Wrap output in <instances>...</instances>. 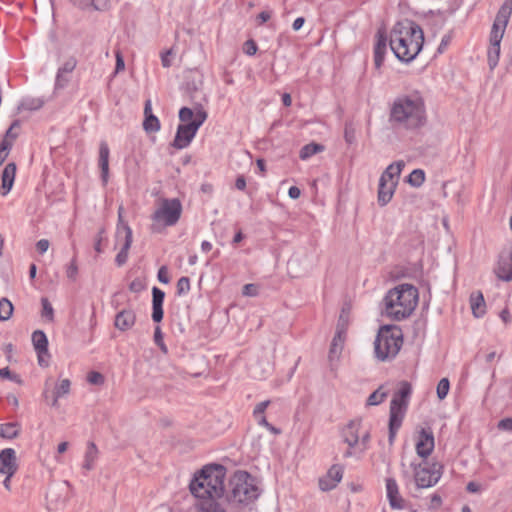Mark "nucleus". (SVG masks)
I'll return each mask as SVG.
<instances>
[{"mask_svg": "<svg viewBox=\"0 0 512 512\" xmlns=\"http://www.w3.org/2000/svg\"><path fill=\"white\" fill-rule=\"evenodd\" d=\"M498 428L500 430L511 431L512 430V418H504L498 422Z\"/></svg>", "mask_w": 512, "mask_h": 512, "instance_id": "55", "label": "nucleus"}, {"mask_svg": "<svg viewBox=\"0 0 512 512\" xmlns=\"http://www.w3.org/2000/svg\"><path fill=\"white\" fill-rule=\"evenodd\" d=\"M511 14L512 0H505L497 12L490 32V46L487 55L490 69H494L498 64L500 56V43L505 33Z\"/></svg>", "mask_w": 512, "mask_h": 512, "instance_id": "6", "label": "nucleus"}, {"mask_svg": "<svg viewBox=\"0 0 512 512\" xmlns=\"http://www.w3.org/2000/svg\"><path fill=\"white\" fill-rule=\"evenodd\" d=\"M409 467L413 470L415 484L420 489L436 485L442 475L436 464L429 466L427 463L411 462Z\"/></svg>", "mask_w": 512, "mask_h": 512, "instance_id": "12", "label": "nucleus"}, {"mask_svg": "<svg viewBox=\"0 0 512 512\" xmlns=\"http://www.w3.org/2000/svg\"><path fill=\"white\" fill-rule=\"evenodd\" d=\"M345 329L339 325H337L336 333L332 339L331 346L329 349V361L332 364L335 360L339 359V356L343 350L344 342H345Z\"/></svg>", "mask_w": 512, "mask_h": 512, "instance_id": "17", "label": "nucleus"}, {"mask_svg": "<svg viewBox=\"0 0 512 512\" xmlns=\"http://www.w3.org/2000/svg\"><path fill=\"white\" fill-rule=\"evenodd\" d=\"M441 506H442L441 496L437 493L432 494L430 497V500H429L428 509L429 510H437Z\"/></svg>", "mask_w": 512, "mask_h": 512, "instance_id": "47", "label": "nucleus"}, {"mask_svg": "<svg viewBox=\"0 0 512 512\" xmlns=\"http://www.w3.org/2000/svg\"><path fill=\"white\" fill-rule=\"evenodd\" d=\"M424 43L422 28L414 21L397 22L390 32V48L402 62H410L419 54Z\"/></svg>", "mask_w": 512, "mask_h": 512, "instance_id": "2", "label": "nucleus"}, {"mask_svg": "<svg viewBox=\"0 0 512 512\" xmlns=\"http://www.w3.org/2000/svg\"><path fill=\"white\" fill-rule=\"evenodd\" d=\"M387 48V39L382 33L377 34V41L374 47V64L377 69H380L384 62V55Z\"/></svg>", "mask_w": 512, "mask_h": 512, "instance_id": "29", "label": "nucleus"}, {"mask_svg": "<svg viewBox=\"0 0 512 512\" xmlns=\"http://www.w3.org/2000/svg\"><path fill=\"white\" fill-rule=\"evenodd\" d=\"M417 302V289L410 284H401L387 292L384 297V312L387 317L401 321L412 314Z\"/></svg>", "mask_w": 512, "mask_h": 512, "instance_id": "3", "label": "nucleus"}, {"mask_svg": "<svg viewBox=\"0 0 512 512\" xmlns=\"http://www.w3.org/2000/svg\"><path fill=\"white\" fill-rule=\"evenodd\" d=\"M66 274L69 279H71V280L76 279V276L78 274V266L76 264L75 257L71 260V263L67 267Z\"/></svg>", "mask_w": 512, "mask_h": 512, "instance_id": "51", "label": "nucleus"}, {"mask_svg": "<svg viewBox=\"0 0 512 512\" xmlns=\"http://www.w3.org/2000/svg\"><path fill=\"white\" fill-rule=\"evenodd\" d=\"M449 389H450V383H449V380L447 378H442L439 382H438V385H437V396L440 400H443L448 392H449Z\"/></svg>", "mask_w": 512, "mask_h": 512, "instance_id": "42", "label": "nucleus"}, {"mask_svg": "<svg viewBox=\"0 0 512 512\" xmlns=\"http://www.w3.org/2000/svg\"><path fill=\"white\" fill-rule=\"evenodd\" d=\"M31 340L37 354L48 353V338L42 330L34 331Z\"/></svg>", "mask_w": 512, "mask_h": 512, "instance_id": "31", "label": "nucleus"}, {"mask_svg": "<svg viewBox=\"0 0 512 512\" xmlns=\"http://www.w3.org/2000/svg\"><path fill=\"white\" fill-rule=\"evenodd\" d=\"M20 434V425L17 422L0 424V437L5 439L17 438Z\"/></svg>", "mask_w": 512, "mask_h": 512, "instance_id": "33", "label": "nucleus"}, {"mask_svg": "<svg viewBox=\"0 0 512 512\" xmlns=\"http://www.w3.org/2000/svg\"><path fill=\"white\" fill-rule=\"evenodd\" d=\"M14 306L9 299L3 297L0 299V321H7L11 318Z\"/></svg>", "mask_w": 512, "mask_h": 512, "instance_id": "37", "label": "nucleus"}, {"mask_svg": "<svg viewBox=\"0 0 512 512\" xmlns=\"http://www.w3.org/2000/svg\"><path fill=\"white\" fill-rule=\"evenodd\" d=\"M104 233V230H100L97 234V237L95 239V244H94V249L97 253H101L102 252V248H101V241L103 239L102 237V234Z\"/></svg>", "mask_w": 512, "mask_h": 512, "instance_id": "61", "label": "nucleus"}, {"mask_svg": "<svg viewBox=\"0 0 512 512\" xmlns=\"http://www.w3.org/2000/svg\"><path fill=\"white\" fill-rule=\"evenodd\" d=\"M403 345V334L395 325H384L378 330L374 341L375 357L382 362L394 359Z\"/></svg>", "mask_w": 512, "mask_h": 512, "instance_id": "5", "label": "nucleus"}, {"mask_svg": "<svg viewBox=\"0 0 512 512\" xmlns=\"http://www.w3.org/2000/svg\"><path fill=\"white\" fill-rule=\"evenodd\" d=\"M408 183L413 187H420L425 181V173L422 169L413 170L408 176Z\"/></svg>", "mask_w": 512, "mask_h": 512, "instance_id": "38", "label": "nucleus"}, {"mask_svg": "<svg viewBox=\"0 0 512 512\" xmlns=\"http://www.w3.org/2000/svg\"><path fill=\"white\" fill-rule=\"evenodd\" d=\"M158 280L163 284H168L170 281V278L168 276V270L166 266H162L159 268L157 273Z\"/></svg>", "mask_w": 512, "mask_h": 512, "instance_id": "53", "label": "nucleus"}, {"mask_svg": "<svg viewBox=\"0 0 512 512\" xmlns=\"http://www.w3.org/2000/svg\"><path fill=\"white\" fill-rule=\"evenodd\" d=\"M412 387L407 381L400 383L398 391L393 395L389 413V443L392 444L402 425L406 414Z\"/></svg>", "mask_w": 512, "mask_h": 512, "instance_id": "7", "label": "nucleus"}, {"mask_svg": "<svg viewBox=\"0 0 512 512\" xmlns=\"http://www.w3.org/2000/svg\"><path fill=\"white\" fill-rule=\"evenodd\" d=\"M324 150V146L317 143H309L303 146L300 150L299 157L301 160H307L311 156L322 152Z\"/></svg>", "mask_w": 512, "mask_h": 512, "instance_id": "35", "label": "nucleus"}, {"mask_svg": "<svg viewBox=\"0 0 512 512\" xmlns=\"http://www.w3.org/2000/svg\"><path fill=\"white\" fill-rule=\"evenodd\" d=\"M405 163L404 161H396L392 164H390L385 171L382 173L380 178H384L385 180L395 181V184H398L400 174L402 172V169L404 168Z\"/></svg>", "mask_w": 512, "mask_h": 512, "instance_id": "30", "label": "nucleus"}, {"mask_svg": "<svg viewBox=\"0 0 512 512\" xmlns=\"http://www.w3.org/2000/svg\"><path fill=\"white\" fill-rule=\"evenodd\" d=\"M191 493L200 501L195 505V512H226L225 509L212 497L208 486L202 481V473L195 474L190 482Z\"/></svg>", "mask_w": 512, "mask_h": 512, "instance_id": "9", "label": "nucleus"}, {"mask_svg": "<svg viewBox=\"0 0 512 512\" xmlns=\"http://www.w3.org/2000/svg\"><path fill=\"white\" fill-rule=\"evenodd\" d=\"M136 322V314L133 309H123L115 316V327L120 331H127L131 329Z\"/></svg>", "mask_w": 512, "mask_h": 512, "instance_id": "18", "label": "nucleus"}, {"mask_svg": "<svg viewBox=\"0 0 512 512\" xmlns=\"http://www.w3.org/2000/svg\"><path fill=\"white\" fill-rule=\"evenodd\" d=\"M70 2L81 10L105 11L109 7L108 0H70Z\"/></svg>", "mask_w": 512, "mask_h": 512, "instance_id": "27", "label": "nucleus"}, {"mask_svg": "<svg viewBox=\"0 0 512 512\" xmlns=\"http://www.w3.org/2000/svg\"><path fill=\"white\" fill-rule=\"evenodd\" d=\"M70 78L67 74H63L57 71L56 79H55V89H63L69 83Z\"/></svg>", "mask_w": 512, "mask_h": 512, "instance_id": "43", "label": "nucleus"}, {"mask_svg": "<svg viewBox=\"0 0 512 512\" xmlns=\"http://www.w3.org/2000/svg\"><path fill=\"white\" fill-rule=\"evenodd\" d=\"M207 117V112L201 106L195 110L189 107H182L179 110V120L182 123L177 127L172 146L176 149L188 147Z\"/></svg>", "mask_w": 512, "mask_h": 512, "instance_id": "4", "label": "nucleus"}, {"mask_svg": "<svg viewBox=\"0 0 512 512\" xmlns=\"http://www.w3.org/2000/svg\"><path fill=\"white\" fill-rule=\"evenodd\" d=\"M370 437V432L368 430H365L364 432L360 431V440L358 443L361 446L360 453H364L368 449Z\"/></svg>", "mask_w": 512, "mask_h": 512, "instance_id": "44", "label": "nucleus"}, {"mask_svg": "<svg viewBox=\"0 0 512 512\" xmlns=\"http://www.w3.org/2000/svg\"><path fill=\"white\" fill-rule=\"evenodd\" d=\"M386 492L391 508L403 509L404 500L399 493L398 484L394 478L386 479Z\"/></svg>", "mask_w": 512, "mask_h": 512, "instance_id": "19", "label": "nucleus"}, {"mask_svg": "<svg viewBox=\"0 0 512 512\" xmlns=\"http://www.w3.org/2000/svg\"><path fill=\"white\" fill-rule=\"evenodd\" d=\"M434 435L430 428H422L419 431L416 441V453L419 457L426 459L434 450Z\"/></svg>", "mask_w": 512, "mask_h": 512, "instance_id": "14", "label": "nucleus"}, {"mask_svg": "<svg viewBox=\"0 0 512 512\" xmlns=\"http://www.w3.org/2000/svg\"><path fill=\"white\" fill-rule=\"evenodd\" d=\"M243 295L245 296H255L256 295V287L254 284H246L243 287Z\"/></svg>", "mask_w": 512, "mask_h": 512, "instance_id": "59", "label": "nucleus"}, {"mask_svg": "<svg viewBox=\"0 0 512 512\" xmlns=\"http://www.w3.org/2000/svg\"><path fill=\"white\" fill-rule=\"evenodd\" d=\"M230 501L235 503H249L259 496L256 480L246 471H237L231 481Z\"/></svg>", "mask_w": 512, "mask_h": 512, "instance_id": "8", "label": "nucleus"}, {"mask_svg": "<svg viewBox=\"0 0 512 512\" xmlns=\"http://www.w3.org/2000/svg\"><path fill=\"white\" fill-rule=\"evenodd\" d=\"M87 381L93 385H102L104 383V376L96 371H92L87 376Z\"/></svg>", "mask_w": 512, "mask_h": 512, "instance_id": "45", "label": "nucleus"}, {"mask_svg": "<svg viewBox=\"0 0 512 512\" xmlns=\"http://www.w3.org/2000/svg\"><path fill=\"white\" fill-rule=\"evenodd\" d=\"M19 465L16 451L13 448H5L0 451V474L15 475Z\"/></svg>", "mask_w": 512, "mask_h": 512, "instance_id": "15", "label": "nucleus"}, {"mask_svg": "<svg viewBox=\"0 0 512 512\" xmlns=\"http://www.w3.org/2000/svg\"><path fill=\"white\" fill-rule=\"evenodd\" d=\"M122 207L119 208V222L116 230V244L121 245L120 251L116 255L115 262L120 267L128 259V252L132 244V230L129 225L122 220Z\"/></svg>", "mask_w": 512, "mask_h": 512, "instance_id": "13", "label": "nucleus"}, {"mask_svg": "<svg viewBox=\"0 0 512 512\" xmlns=\"http://www.w3.org/2000/svg\"><path fill=\"white\" fill-rule=\"evenodd\" d=\"M124 67H125L124 59H123L121 53L118 51L116 53V67H115V70H116V72H119V71L123 70Z\"/></svg>", "mask_w": 512, "mask_h": 512, "instance_id": "60", "label": "nucleus"}, {"mask_svg": "<svg viewBox=\"0 0 512 512\" xmlns=\"http://www.w3.org/2000/svg\"><path fill=\"white\" fill-rule=\"evenodd\" d=\"M257 44L254 40L252 39H249L247 40L245 43H244V46H243V50L244 52L249 55V56H253L256 54L257 52Z\"/></svg>", "mask_w": 512, "mask_h": 512, "instance_id": "50", "label": "nucleus"}, {"mask_svg": "<svg viewBox=\"0 0 512 512\" xmlns=\"http://www.w3.org/2000/svg\"><path fill=\"white\" fill-rule=\"evenodd\" d=\"M49 241L47 239H41L36 243V249L40 254H44L49 248Z\"/></svg>", "mask_w": 512, "mask_h": 512, "instance_id": "57", "label": "nucleus"}, {"mask_svg": "<svg viewBox=\"0 0 512 512\" xmlns=\"http://www.w3.org/2000/svg\"><path fill=\"white\" fill-rule=\"evenodd\" d=\"M18 121H14L9 129L6 131L3 139L1 141H8L11 146L13 145V141L17 138V134L13 133L14 127L18 126Z\"/></svg>", "mask_w": 512, "mask_h": 512, "instance_id": "48", "label": "nucleus"}, {"mask_svg": "<svg viewBox=\"0 0 512 512\" xmlns=\"http://www.w3.org/2000/svg\"><path fill=\"white\" fill-rule=\"evenodd\" d=\"M165 293L158 287L152 288V320L159 323L163 319V302Z\"/></svg>", "mask_w": 512, "mask_h": 512, "instance_id": "20", "label": "nucleus"}, {"mask_svg": "<svg viewBox=\"0 0 512 512\" xmlns=\"http://www.w3.org/2000/svg\"><path fill=\"white\" fill-rule=\"evenodd\" d=\"M11 150V144L8 141L0 142V166L6 160Z\"/></svg>", "mask_w": 512, "mask_h": 512, "instance_id": "46", "label": "nucleus"}, {"mask_svg": "<svg viewBox=\"0 0 512 512\" xmlns=\"http://www.w3.org/2000/svg\"><path fill=\"white\" fill-rule=\"evenodd\" d=\"M470 306L472 313L476 318L484 316L486 313V304L481 291L473 292L470 295Z\"/></svg>", "mask_w": 512, "mask_h": 512, "instance_id": "28", "label": "nucleus"}, {"mask_svg": "<svg viewBox=\"0 0 512 512\" xmlns=\"http://www.w3.org/2000/svg\"><path fill=\"white\" fill-rule=\"evenodd\" d=\"M270 404V401L269 400H266V401H262L260 403H258L254 410H253V415L255 418H258L259 416L261 415H264L265 413V410L267 409V407L269 406Z\"/></svg>", "mask_w": 512, "mask_h": 512, "instance_id": "52", "label": "nucleus"}, {"mask_svg": "<svg viewBox=\"0 0 512 512\" xmlns=\"http://www.w3.org/2000/svg\"><path fill=\"white\" fill-rule=\"evenodd\" d=\"M145 119L143 122V128L148 133L157 132L160 130L159 119L152 113L151 101L147 100L144 106Z\"/></svg>", "mask_w": 512, "mask_h": 512, "instance_id": "26", "label": "nucleus"}, {"mask_svg": "<svg viewBox=\"0 0 512 512\" xmlns=\"http://www.w3.org/2000/svg\"><path fill=\"white\" fill-rule=\"evenodd\" d=\"M98 458V449L94 442H89L84 456L83 469L90 471Z\"/></svg>", "mask_w": 512, "mask_h": 512, "instance_id": "32", "label": "nucleus"}, {"mask_svg": "<svg viewBox=\"0 0 512 512\" xmlns=\"http://www.w3.org/2000/svg\"><path fill=\"white\" fill-rule=\"evenodd\" d=\"M172 55V50H167L161 55L162 66L168 68L171 66L170 56Z\"/></svg>", "mask_w": 512, "mask_h": 512, "instance_id": "58", "label": "nucleus"}, {"mask_svg": "<svg viewBox=\"0 0 512 512\" xmlns=\"http://www.w3.org/2000/svg\"><path fill=\"white\" fill-rule=\"evenodd\" d=\"M71 382L68 379H63L58 386L55 388L51 405L56 407L58 405V399L67 395L70 392Z\"/></svg>", "mask_w": 512, "mask_h": 512, "instance_id": "34", "label": "nucleus"}, {"mask_svg": "<svg viewBox=\"0 0 512 512\" xmlns=\"http://www.w3.org/2000/svg\"><path fill=\"white\" fill-rule=\"evenodd\" d=\"M190 291V279L186 276L181 277L176 284V293L179 296L185 295Z\"/></svg>", "mask_w": 512, "mask_h": 512, "instance_id": "39", "label": "nucleus"}, {"mask_svg": "<svg viewBox=\"0 0 512 512\" xmlns=\"http://www.w3.org/2000/svg\"><path fill=\"white\" fill-rule=\"evenodd\" d=\"M77 66V60L75 57H69L64 61V63L59 67L58 71L63 74H70L74 71Z\"/></svg>", "mask_w": 512, "mask_h": 512, "instance_id": "41", "label": "nucleus"}, {"mask_svg": "<svg viewBox=\"0 0 512 512\" xmlns=\"http://www.w3.org/2000/svg\"><path fill=\"white\" fill-rule=\"evenodd\" d=\"M301 191L296 186H291L288 190V195L291 199H298L300 197Z\"/></svg>", "mask_w": 512, "mask_h": 512, "instance_id": "63", "label": "nucleus"}, {"mask_svg": "<svg viewBox=\"0 0 512 512\" xmlns=\"http://www.w3.org/2000/svg\"><path fill=\"white\" fill-rule=\"evenodd\" d=\"M16 175V164L11 162L8 163L3 171H2V185H1V194L3 196L7 195L13 187L14 180Z\"/></svg>", "mask_w": 512, "mask_h": 512, "instance_id": "24", "label": "nucleus"}, {"mask_svg": "<svg viewBox=\"0 0 512 512\" xmlns=\"http://www.w3.org/2000/svg\"><path fill=\"white\" fill-rule=\"evenodd\" d=\"M0 377L2 379H10V380L15 381V382H17L19 384L22 383V381L19 378V376L15 375V374H12L8 367H4V368L0 369Z\"/></svg>", "mask_w": 512, "mask_h": 512, "instance_id": "49", "label": "nucleus"}, {"mask_svg": "<svg viewBox=\"0 0 512 512\" xmlns=\"http://www.w3.org/2000/svg\"><path fill=\"white\" fill-rule=\"evenodd\" d=\"M388 392L384 390L383 386H380L367 398L366 404L368 406H376L381 404L387 397Z\"/></svg>", "mask_w": 512, "mask_h": 512, "instance_id": "36", "label": "nucleus"}, {"mask_svg": "<svg viewBox=\"0 0 512 512\" xmlns=\"http://www.w3.org/2000/svg\"><path fill=\"white\" fill-rule=\"evenodd\" d=\"M495 273L503 281L509 282L512 280V250L507 257H500Z\"/></svg>", "mask_w": 512, "mask_h": 512, "instance_id": "22", "label": "nucleus"}, {"mask_svg": "<svg viewBox=\"0 0 512 512\" xmlns=\"http://www.w3.org/2000/svg\"><path fill=\"white\" fill-rule=\"evenodd\" d=\"M235 187L241 191H243L246 188V179L243 175L237 177L235 181Z\"/></svg>", "mask_w": 512, "mask_h": 512, "instance_id": "62", "label": "nucleus"}, {"mask_svg": "<svg viewBox=\"0 0 512 512\" xmlns=\"http://www.w3.org/2000/svg\"><path fill=\"white\" fill-rule=\"evenodd\" d=\"M396 186L397 185L395 184V181L388 182V180H385L384 178L379 179L378 199L377 200H378V204L380 206H385L391 201V199L394 195Z\"/></svg>", "mask_w": 512, "mask_h": 512, "instance_id": "21", "label": "nucleus"}, {"mask_svg": "<svg viewBox=\"0 0 512 512\" xmlns=\"http://www.w3.org/2000/svg\"><path fill=\"white\" fill-rule=\"evenodd\" d=\"M257 18L259 20V23L263 24L271 18V12L270 11H262L258 14Z\"/></svg>", "mask_w": 512, "mask_h": 512, "instance_id": "64", "label": "nucleus"}, {"mask_svg": "<svg viewBox=\"0 0 512 512\" xmlns=\"http://www.w3.org/2000/svg\"><path fill=\"white\" fill-rule=\"evenodd\" d=\"M388 121L400 131L416 133L428 123V114L423 96L412 92L397 96L390 105Z\"/></svg>", "mask_w": 512, "mask_h": 512, "instance_id": "1", "label": "nucleus"}, {"mask_svg": "<svg viewBox=\"0 0 512 512\" xmlns=\"http://www.w3.org/2000/svg\"><path fill=\"white\" fill-rule=\"evenodd\" d=\"M145 288V285L140 279H134L130 285L129 290L134 293H139Z\"/></svg>", "mask_w": 512, "mask_h": 512, "instance_id": "54", "label": "nucleus"}, {"mask_svg": "<svg viewBox=\"0 0 512 512\" xmlns=\"http://www.w3.org/2000/svg\"><path fill=\"white\" fill-rule=\"evenodd\" d=\"M327 477L331 480V483H328L327 480H320L319 482L320 488L323 491H328L336 487L343 477V467L340 465H333L329 469Z\"/></svg>", "mask_w": 512, "mask_h": 512, "instance_id": "25", "label": "nucleus"}, {"mask_svg": "<svg viewBox=\"0 0 512 512\" xmlns=\"http://www.w3.org/2000/svg\"><path fill=\"white\" fill-rule=\"evenodd\" d=\"M42 304V317L46 318L48 321H53L54 319V310L47 298L41 299Z\"/></svg>", "mask_w": 512, "mask_h": 512, "instance_id": "40", "label": "nucleus"}, {"mask_svg": "<svg viewBox=\"0 0 512 512\" xmlns=\"http://www.w3.org/2000/svg\"><path fill=\"white\" fill-rule=\"evenodd\" d=\"M181 213L182 205L179 199H162L152 215L153 230H156V225L174 226L179 221Z\"/></svg>", "mask_w": 512, "mask_h": 512, "instance_id": "10", "label": "nucleus"}, {"mask_svg": "<svg viewBox=\"0 0 512 512\" xmlns=\"http://www.w3.org/2000/svg\"><path fill=\"white\" fill-rule=\"evenodd\" d=\"M362 421L360 419L351 420L342 430L343 441L350 448H355L360 440V430Z\"/></svg>", "mask_w": 512, "mask_h": 512, "instance_id": "16", "label": "nucleus"}, {"mask_svg": "<svg viewBox=\"0 0 512 512\" xmlns=\"http://www.w3.org/2000/svg\"><path fill=\"white\" fill-rule=\"evenodd\" d=\"M451 35L450 34H446L442 37L441 39V42H440V45L437 49L438 53H443L445 51V49L447 48V46L450 44L451 42Z\"/></svg>", "mask_w": 512, "mask_h": 512, "instance_id": "56", "label": "nucleus"}, {"mask_svg": "<svg viewBox=\"0 0 512 512\" xmlns=\"http://www.w3.org/2000/svg\"><path fill=\"white\" fill-rule=\"evenodd\" d=\"M109 154L110 150L105 141H101L99 145V168L101 170V178L104 184L108 181L109 175Z\"/></svg>", "mask_w": 512, "mask_h": 512, "instance_id": "23", "label": "nucleus"}, {"mask_svg": "<svg viewBox=\"0 0 512 512\" xmlns=\"http://www.w3.org/2000/svg\"><path fill=\"white\" fill-rule=\"evenodd\" d=\"M202 481L208 486L212 497L220 498L224 494V479L226 468L220 464H210L204 466L201 470Z\"/></svg>", "mask_w": 512, "mask_h": 512, "instance_id": "11", "label": "nucleus"}]
</instances>
